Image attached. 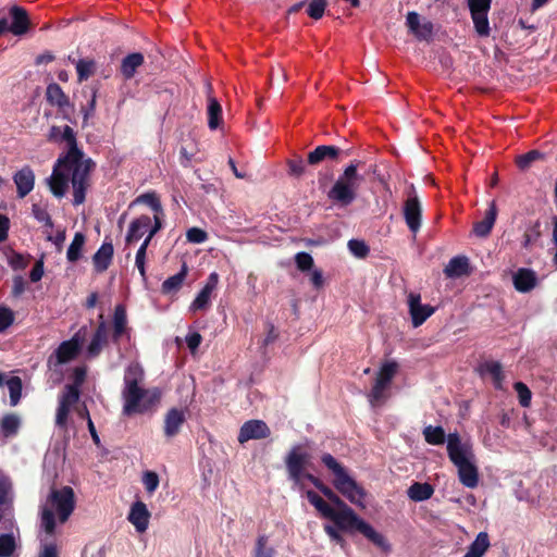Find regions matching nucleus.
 <instances>
[{
	"mask_svg": "<svg viewBox=\"0 0 557 557\" xmlns=\"http://www.w3.org/2000/svg\"><path fill=\"white\" fill-rule=\"evenodd\" d=\"M145 371L137 361L131 362L124 371L123 388V414H144L150 411L160 400L161 393L158 388L144 386Z\"/></svg>",
	"mask_w": 557,
	"mask_h": 557,
	"instance_id": "7ed1b4c3",
	"label": "nucleus"
},
{
	"mask_svg": "<svg viewBox=\"0 0 557 557\" xmlns=\"http://www.w3.org/2000/svg\"><path fill=\"white\" fill-rule=\"evenodd\" d=\"M146 255L147 250H145L144 247H139L135 257V265L138 269L143 280H146Z\"/></svg>",
	"mask_w": 557,
	"mask_h": 557,
	"instance_id": "680f3d73",
	"label": "nucleus"
},
{
	"mask_svg": "<svg viewBox=\"0 0 557 557\" xmlns=\"http://www.w3.org/2000/svg\"><path fill=\"white\" fill-rule=\"evenodd\" d=\"M408 311L411 323L414 327L422 325L434 312L435 307L421 302V295L418 293H409L407 296Z\"/></svg>",
	"mask_w": 557,
	"mask_h": 557,
	"instance_id": "ddd939ff",
	"label": "nucleus"
},
{
	"mask_svg": "<svg viewBox=\"0 0 557 557\" xmlns=\"http://www.w3.org/2000/svg\"><path fill=\"white\" fill-rule=\"evenodd\" d=\"M476 34L488 37L491 34L488 12L492 0H466Z\"/></svg>",
	"mask_w": 557,
	"mask_h": 557,
	"instance_id": "9b49d317",
	"label": "nucleus"
},
{
	"mask_svg": "<svg viewBox=\"0 0 557 557\" xmlns=\"http://www.w3.org/2000/svg\"><path fill=\"white\" fill-rule=\"evenodd\" d=\"M153 227V218L143 214L134 219L128 226L125 242L127 245L137 243L145 235H148L150 230Z\"/></svg>",
	"mask_w": 557,
	"mask_h": 557,
	"instance_id": "aec40b11",
	"label": "nucleus"
},
{
	"mask_svg": "<svg viewBox=\"0 0 557 557\" xmlns=\"http://www.w3.org/2000/svg\"><path fill=\"white\" fill-rule=\"evenodd\" d=\"M307 499L323 518L330 519L339 530L358 531L382 550H389L391 546L384 535L361 519L347 504L335 509L314 491L307 492Z\"/></svg>",
	"mask_w": 557,
	"mask_h": 557,
	"instance_id": "f03ea898",
	"label": "nucleus"
},
{
	"mask_svg": "<svg viewBox=\"0 0 557 557\" xmlns=\"http://www.w3.org/2000/svg\"><path fill=\"white\" fill-rule=\"evenodd\" d=\"M421 205L412 186L404 206V218L408 228L413 234H416L421 227Z\"/></svg>",
	"mask_w": 557,
	"mask_h": 557,
	"instance_id": "2eb2a0df",
	"label": "nucleus"
},
{
	"mask_svg": "<svg viewBox=\"0 0 557 557\" xmlns=\"http://www.w3.org/2000/svg\"><path fill=\"white\" fill-rule=\"evenodd\" d=\"M133 203H144L149 206L153 211V222H157V220L162 222L164 211L156 193L151 191L141 194L134 200Z\"/></svg>",
	"mask_w": 557,
	"mask_h": 557,
	"instance_id": "2f4dec72",
	"label": "nucleus"
},
{
	"mask_svg": "<svg viewBox=\"0 0 557 557\" xmlns=\"http://www.w3.org/2000/svg\"><path fill=\"white\" fill-rule=\"evenodd\" d=\"M12 23L10 32L15 36L24 35L28 30L29 20L25 9L22 7L13 5L10 9Z\"/></svg>",
	"mask_w": 557,
	"mask_h": 557,
	"instance_id": "393cba45",
	"label": "nucleus"
},
{
	"mask_svg": "<svg viewBox=\"0 0 557 557\" xmlns=\"http://www.w3.org/2000/svg\"><path fill=\"white\" fill-rule=\"evenodd\" d=\"M292 482H293L295 488H297L300 492H304L306 495H307V492L309 491V490H306V486H307L306 482H310L318 490L323 484V482L319 478H317L313 474L307 472L306 470L300 472L299 481H292Z\"/></svg>",
	"mask_w": 557,
	"mask_h": 557,
	"instance_id": "37998d69",
	"label": "nucleus"
},
{
	"mask_svg": "<svg viewBox=\"0 0 557 557\" xmlns=\"http://www.w3.org/2000/svg\"><path fill=\"white\" fill-rule=\"evenodd\" d=\"M434 488L429 483H413L407 491L408 497L413 502H423L432 497Z\"/></svg>",
	"mask_w": 557,
	"mask_h": 557,
	"instance_id": "c9c22d12",
	"label": "nucleus"
},
{
	"mask_svg": "<svg viewBox=\"0 0 557 557\" xmlns=\"http://www.w3.org/2000/svg\"><path fill=\"white\" fill-rule=\"evenodd\" d=\"M469 271V261L467 257L457 256L449 260L444 269L447 277H460Z\"/></svg>",
	"mask_w": 557,
	"mask_h": 557,
	"instance_id": "72a5a7b5",
	"label": "nucleus"
},
{
	"mask_svg": "<svg viewBox=\"0 0 557 557\" xmlns=\"http://www.w3.org/2000/svg\"><path fill=\"white\" fill-rule=\"evenodd\" d=\"M49 139L64 141L67 145V152L64 157L58 159L52 174L47 180L50 191L57 198H62L71 181L73 203L79 206L86 199L89 175L95 164L91 159H84L83 151L77 147L75 132L69 125L64 127L52 126L49 132Z\"/></svg>",
	"mask_w": 557,
	"mask_h": 557,
	"instance_id": "f257e3e1",
	"label": "nucleus"
},
{
	"mask_svg": "<svg viewBox=\"0 0 557 557\" xmlns=\"http://www.w3.org/2000/svg\"><path fill=\"white\" fill-rule=\"evenodd\" d=\"M185 422V413L177 408L170 409L164 418V434L166 437H173Z\"/></svg>",
	"mask_w": 557,
	"mask_h": 557,
	"instance_id": "cd10ccee",
	"label": "nucleus"
},
{
	"mask_svg": "<svg viewBox=\"0 0 557 557\" xmlns=\"http://www.w3.org/2000/svg\"><path fill=\"white\" fill-rule=\"evenodd\" d=\"M541 153L536 150L529 151L525 154L518 157L517 164L521 170L528 169L535 160L541 158Z\"/></svg>",
	"mask_w": 557,
	"mask_h": 557,
	"instance_id": "13d9d810",
	"label": "nucleus"
},
{
	"mask_svg": "<svg viewBox=\"0 0 557 557\" xmlns=\"http://www.w3.org/2000/svg\"><path fill=\"white\" fill-rule=\"evenodd\" d=\"M14 322V312L7 307H0V333L9 329Z\"/></svg>",
	"mask_w": 557,
	"mask_h": 557,
	"instance_id": "4d7b16f0",
	"label": "nucleus"
},
{
	"mask_svg": "<svg viewBox=\"0 0 557 557\" xmlns=\"http://www.w3.org/2000/svg\"><path fill=\"white\" fill-rule=\"evenodd\" d=\"M515 391L518 394L519 403L522 407H528L531 403V392L522 382L515 383Z\"/></svg>",
	"mask_w": 557,
	"mask_h": 557,
	"instance_id": "6e6d98bb",
	"label": "nucleus"
},
{
	"mask_svg": "<svg viewBox=\"0 0 557 557\" xmlns=\"http://www.w3.org/2000/svg\"><path fill=\"white\" fill-rule=\"evenodd\" d=\"M95 70V62L92 60L81 59L76 62V71L78 81H86Z\"/></svg>",
	"mask_w": 557,
	"mask_h": 557,
	"instance_id": "a18cd8bd",
	"label": "nucleus"
},
{
	"mask_svg": "<svg viewBox=\"0 0 557 557\" xmlns=\"http://www.w3.org/2000/svg\"><path fill=\"white\" fill-rule=\"evenodd\" d=\"M143 483L146 491L152 494L159 486V476L153 471H146L143 475Z\"/></svg>",
	"mask_w": 557,
	"mask_h": 557,
	"instance_id": "5fc2aeb1",
	"label": "nucleus"
},
{
	"mask_svg": "<svg viewBox=\"0 0 557 557\" xmlns=\"http://www.w3.org/2000/svg\"><path fill=\"white\" fill-rule=\"evenodd\" d=\"M38 557H58V549L54 543H45Z\"/></svg>",
	"mask_w": 557,
	"mask_h": 557,
	"instance_id": "69168bd1",
	"label": "nucleus"
},
{
	"mask_svg": "<svg viewBox=\"0 0 557 557\" xmlns=\"http://www.w3.org/2000/svg\"><path fill=\"white\" fill-rule=\"evenodd\" d=\"M84 244L85 236L82 233H76L66 251V258L70 262H75L81 258Z\"/></svg>",
	"mask_w": 557,
	"mask_h": 557,
	"instance_id": "a19ab883",
	"label": "nucleus"
},
{
	"mask_svg": "<svg viewBox=\"0 0 557 557\" xmlns=\"http://www.w3.org/2000/svg\"><path fill=\"white\" fill-rule=\"evenodd\" d=\"M112 341L119 344L123 338L131 339L132 329L128 326L126 308L124 305H117L114 308L112 319Z\"/></svg>",
	"mask_w": 557,
	"mask_h": 557,
	"instance_id": "dca6fc26",
	"label": "nucleus"
},
{
	"mask_svg": "<svg viewBox=\"0 0 557 557\" xmlns=\"http://www.w3.org/2000/svg\"><path fill=\"white\" fill-rule=\"evenodd\" d=\"M20 426L21 419L14 413L7 414L1 420V431L5 437H12L16 435Z\"/></svg>",
	"mask_w": 557,
	"mask_h": 557,
	"instance_id": "ea45409f",
	"label": "nucleus"
},
{
	"mask_svg": "<svg viewBox=\"0 0 557 557\" xmlns=\"http://www.w3.org/2000/svg\"><path fill=\"white\" fill-rule=\"evenodd\" d=\"M309 454L300 445L294 446L286 456L285 463L290 481H299L300 472L306 470Z\"/></svg>",
	"mask_w": 557,
	"mask_h": 557,
	"instance_id": "4468645a",
	"label": "nucleus"
},
{
	"mask_svg": "<svg viewBox=\"0 0 557 557\" xmlns=\"http://www.w3.org/2000/svg\"><path fill=\"white\" fill-rule=\"evenodd\" d=\"M201 335L197 332L190 333L186 336V344L190 351H195L201 344Z\"/></svg>",
	"mask_w": 557,
	"mask_h": 557,
	"instance_id": "0e129e2a",
	"label": "nucleus"
},
{
	"mask_svg": "<svg viewBox=\"0 0 557 557\" xmlns=\"http://www.w3.org/2000/svg\"><path fill=\"white\" fill-rule=\"evenodd\" d=\"M187 275V265L184 263L181 271L175 275L168 277L162 283V292L164 294L176 293L183 285Z\"/></svg>",
	"mask_w": 557,
	"mask_h": 557,
	"instance_id": "e433bc0d",
	"label": "nucleus"
},
{
	"mask_svg": "<svg viewBox=\"0 0 557 557\" xmlns=\"http://www.w3.org/2000/svg\"><path fill=\"white\" fill-rule=\"evenodd\" d=\"M42 275H44V263H42V261H38L33 267V269L29 273V278L32 282H38L41 280Z\"/></svg>",
	"mask_w": 557,
	"mask_h": 557,
	"instance_id": "774afa93",
	"label": "nucleus"
},
{
	"mask_svg": "<svg viewBox=\"0 0 557 557\" xmlns=\"http://www.w3.org/2000/svg\"><path fill=\"white\" fill-rule=\"evenodd\" d=\"M267 544L268 537L265 535H260L257 540L253 557H273L274 549Z\"/></svg>",
	"mask_w": 557,
	"mask_h": 557,
	"instance_id": "de8ad7c7",
	"label": "nucleus"
},
{
	"mask_svg": "<svg viewBox=\"0 0 557 557\" xmlns=\"http://www.w3.org/2000/svg\"><path fill=\"white\" fill-rule=\"evenodd\" d=\"M349 251L358 258H364L369 253V247L363 240L350 239L348 242Z\"/></svg>",
	"mask_w": 557,
	"mask_h": 557,
	"instance_id": "8fccbe9b",
	"label": "nucleus"
},
{
	"mask_svg": "<svg viewBox=\"0 0 557 557\" xmlns=\"http://www.w3.org/2000/svg\"><path fill=\"white\" fill-rule=\"evenodd\" d=\"M326 8V0H312L308 4L307 13L313 20H320Z\"/></svg>",
	"mask_w": 557,
	"mask_h": 557,
	"instance_id": "09e8293b",
	"label": "nucleus"
},
{
	"mask_svg": "<svg viewBox=\"0 0 557 557\" xmlns=\"http://www.w3.org/2000/svg\"><path fill=\"white\" fill-rule=\"evenodd\" d=\"M5 385L9 389L11 406H16L22 396V380L18 376H11Z\"/></svg>",
	"mask_w": 557,
	"mask_h": 557,
	"instance_id": "79ce46f5",
	"label": "nucleus"
},
{
	"mask_svg": "<svg viewBox=\"0 0 557 557\" xmlns=\"http://www.w3.org/2000/svg\"><path fill=\"white\" fill-rule=\"evenodd\" d=\"M397 370L398 364L395 361H386L382 364L372 389L368 395L369 401L372 406L380 405L386 398L385 391L389 387Z\"/></svg>",
	"mask_w": 557,
	"mask_h": 557,
	"instance_id": "1a4fd4ad",
	"label": "nucleus"
},
{
	"mask_svg": "<svg viewBox=\"0 0 557 557\" xmlns=\"http://www.w3.org/2000/svg\"><path fill=\"white\" fill-rule=\"evenodd\" d=\"M536 282V273L531 269L521 268L513 274V285L518 292H530L535 287Z\"/></svg>",
	"mask_w": 557,
	"mask_h": 557,
	"instance_id": "a878e982",
	"label": "nucleus"
},
{
	"mask_svg": "<svg viewBox=\"0 0 557 557\" xmlns=\"http://www.w3.org/2000/svg\"><path fill=\"white\" fill-rule=\"evenodd\" d=\"M360 162H350L338 176L327 197L334 203L347 207L357 198V191L363 182V176L358 173Z\"/></svg>",
	"mask_w": 557,
	"mask_h": 557,
	"instance_id": "0eeeda50",
	"label": "nucleus"
},
{
	"mask_svg": "<svg viewBox=\"0 0 557 557\" xmlns=\"http://www.w3.org/2000/svg\"><path fill=\"white\" fill-rule=\"evenodd\" d=\"M211 296H212V293L202 288L198 293V295L196 296L194 301L191 302L189 310L191 312H197V311L207 309L210 305Z\"/></svg>",
	"mask_w": 557,
	"mask_h": 557,
	"instance_id": "c03bdc74",
	"label": "nucleus"
},
{
	"mask_svg": "<svg viewBox=\"0 0 557 557\" xmlns=\"http://www.w3.org/2000/svg\"><path fill=\"white\" fill-rule=\"evenodd\" d=\"M323 529L332 542L339 544L341 546L345 545V539L341 533L342 530H339L336 525L324 524Z\"/></svg>",
	"mask_w": 557,
	"mask_h": 557,
	"instance_id": "052dcab7",
	"label": "nucleus"
},
{
	"mask_svg": "<svg viewBox=\"0 0 557 557\" xmlns=\"http://www.w3.org/2000/svg\"><path fill=\"white\" fill-rule=\"evenodd\" d=\"M350 153V149H342L331 145H321L309 152L307 163L310 165H317L325 160L335 161L342 154L349 156Z\"/></svg>",
	"mask_w": 557,
	"mask_h": 557,
	"instance_id": "6ab92c4d",
	"label": "nucleus"
},
{
	"mask_svg": "<svg viewBox=\"0 0 557 557\" xmlns=\"http://www.w3.org/2000/svg\"><path fill=\"white\" fill-rule=\"evenodd\" d=\"M87 370L85 367H76L73 370V384H67L59 396V403L55 413V425L60 429H66L69 414L72 407L79 400V387L85 381Z\"/></svg>",
	"mask_w": 557,
	"mask_h": 557,
	"instance_id": "6e6552de",
	"label": "nucleus"
},
{
	"mask_svg": "<svg viewBox=\"0 0 557 557\" xmlns=\"http://www.w3.org/2000/svg\"><path fill=\"white\" fill-rule=\"evenodd\" d=\"M144 63V55L139 52H134L126 55L121 63V73L125 79L134 77L137 69Z\"/></svg>",
	"mask_w": 557,
	"mask_h": 557,
	"instance_id": "473e14b6",
	"label": "nucleus"
},
{
	"mask_svg": "<svg viewBox=\"0 0 557 557\" xmlns=\"http://www.w3.org/2000/svg\"><path fill=\"white\" fill-rule=\"evenodd\" d=\"M319 491L331 502L335 509L346 505V503L331 487H329L324 483L320 486Z\"/></svg>",
	"mask_w": 557,
	"mask_h": 557,
	"instance_id": "603ef678",
	"label": "nucleus"
},
{
	"mask_svg": "<svg viewBox=\"0 0 557 557\" xmlns=\"http://www.w3.org/2000/svg\"><path fill=\"white\" fill-rule=\"evenodd\" d=\"M490 547V537L486 532H480L470 544L463 557H482Z\"/></svg>",
	"mask_w": 557,
	"mask_h": 557,
	"instance_id": "f704fd0d",
	"label": "nucleus"
},
{
	"mask_svg": "<svg viewBox=\"0 0 557 557\" xmlns=\"http://www.w3.org/2000/svg\"><path fill=\"white\" fill-rule=\"evenodd\" d=\"M295 262L300 271H308L313 265V258L307 252H298L295 256Z\"/></svg>",
	"mask_w": 557,
	"mask_h": 557,
	"instance_id": "bf43d9fd",
	"label": "nucleus"
},
{
	"mask_svg": "<svg viewBox=\"0 0 557 557\" xmlns=\"http://www.w3.org/2000/svg\"><path fill=\"white\" fill-rule=\"evenodd\" d=\"M32 212H33V215L34 218L40 222V223H44L45 225L49 226V227H52L53 226V223H52V220L50 218V214L48 213V211L41 207L40 205L38 203H34L33 207H32Z\"/></svg>",
	"mask_w": 557,
	"mask_h": 557,
	"instance_id": "3c124183",
	"label": "nucleus"
},
{
	"mask_svg": "<svg viewBox=\"0 0 557 557\" xmlns=\"http://www.w3.org/2000/svg\"><path fill=\"white\" fill-rule=\"evenodd\" d=\"M18 198L26 197L35 186V173L30 166L25 165L13 175Z\"/></svg>",
	"mask_w": 557,
	"mask_h": 557,
	"instance_id": "4be33fe9",
	"label": "nucleus"
},
{
	"mask_svg": "<svg viewBox=\"0 0 557 557\" xmlns=\"http://www.w3.org/2000/svg\"><path fill=\"white\" fill-rule=\"evenodd\" d=\"M75 506V493L71 486L51 488L40 506V528L47 535H53L57 522L65 523Z\"/></svg>",
	"mask_w": 557,
	"mask_h": 557,
	"instance_id": "20e7f679",
	"label": "nucleus"
},
{
	"mask_svg": "<svg viewBox=\"0 0 557 557\" xmlns=\"http://www.w3.org/2000/svg\"><path fill=\"white\" fill-rule=\"evenodd\" d=\"M288 174L294 177H300L305 174L306 162L301 157H296L287 161Z\"/></svg>",
	"mask_w": 557,
	"mask_h": 557,
	"instance_id": "49530a36",
	"label": "nucleus"
},
{
	"mask_svg": "<svg viewBox=\"0 0 557 557\" xmlns=\"http://www.w3.org/2000/svg\"><path fill=\"white\" fill-rule=\"evenodd\" d=\"M186 238L191 244H202L208 239V234L202 228L190 227L186 232Z\"/></svg>",
	"mask_w": 557,
	"mask_h": 557,
	"instance_id": "864d4df0",
	"label": "nucleus"
},
{
	"mask_svg": "<svg viewBox=\"0 0 557 557\" xmlns=\"http://www.w3.org/2000/svg\"><path fill=\"white\" fill-rule=\"evenodd\" d=\"M222 121V108L219 101L209 96L208 97V126L210 129H216Z\"/></svg>",
	"mask_w": 557,
	"mask_h": 557,
	"instance_id": "4c0bfd02",
	"label": "nucleus"
},
{
	"mask_svg": "<svg viewBox=\"0 0 557 557\" xmlns=\"http://www.w3.org/2000/svg\"><path fill=\"white\" fill-rule=\"evenodd\" d=\"M82 345L83 338L79 333H76L71 339L62 342L47 360L49 369L57 371L60 366L74 360L78 356Z\"/></svg>",
	"mask_w": 557,
	"mask_h": 557,
	"instance_id": "9d476101",
	"label": "nucleus"
},
{
	"mask_svg": "<svg viewBox=\"0 0 557 557\" xmlns=\"http://www.w3.org/2000/svg\"><path fill=\"white\" fill-rule=\"evenodd\" d=\"M162 228V222L161 221H158L157 222H153V227L150 230L149 234L146 235L144 242L141 243V245L139 247H144L145 250H147L151 239L153 238V236Z\"/></svg>",
	"mask_w": 557,
	"mask_h": 557,
	"instance_id": "338daca9",
	"label": "nucleus"
},
{
	"mask_svg": "<svg viewBox=\"0 0 557 557\" xmlns=\"http://www.w3.org/2000/svg\"><path fill=\"white\" fill-rule=\"evenodd\" d=\"M447 454L457 468L460 483L468 488H475L480 476L471 443L462 442L456 432L449 433L447 435Z\"/></svg>",
	"mask_w": 557,
	"mask_h": 557,
	"instance_id": "39448f33",
	"label": "nucleus"
},
{
	"mask_svg": "<svg viewBox=\"0 0 557 557\" xmlns=\"http://www.w3.org/2000/svg\"><path fill=\"white\" fill-rule=\"evenodd\" d=\"M14 492L11 479L0 471V522L10 523L13 527V507Z\"/></svg>",
	"mask_w": 557,
	"mask_h": 557,
	"instance_id": "f8f14e48",
	"label": "nucleus"
},
{
	"mask_svg": "<svg viewBox=\"0 0 557 557\" xmlns=\"http://www.w3.org/2000/svg\"><path fill=\"white\" fill-rule=\"evenodd\" d=\"M46 97L47 101L51 106L58 107V109L62 113H66L71 107L67 96L63 92L62 88L55 83H51L47 86Z\"/></svg>",
	"mask_w": 557,
	"mask_h": 557,
	"instance_id": "bb28decb",
	"label": "nucleus"
},
{
	"mask_svg": "<svg viewBox=\"0 0 557 557\" xmlns=\"http://www.w3.org/2000/svg\"><path fill=\"white\" fill-rule=\"evenodd\" d=\"M497 207L495 200H492L488 203V208L485 212L484 219L480 222H476L473 226V232L478 237H486L490 235L496 218H497Z\"/></svg>",
	"mask_w": 557,
	"mask_h": 557,
	"instance_id": "b1692460",
	"label": "nucleus"
},
{
	"mask_svg": "<svg viewBox=\"0 0 557 557\" xmlns=\"http://www.w3.org/2000/svg\"><path fill=\"white\" fill-rule=\"evenodd\" d=\"M321 462L332 473V484L334 488L352 505L364 509L367 492L350 475L349 471L331 454L325 453L321 456Z\"/></svg>",
	"mask_w": 557,
	"mask_h": 557,
	"instance_id": "423d86ee",
	"label": "nucleus"
},
{
	"mask_svg": "<svg viewBox=\"0 0 557 557\" xmlns=\"http://www.w3.org/2000/svg\"><path fill=\"white\" fill-rule=\"evenodd\" d=\"M478 370L482 377H491L496 388L502 387L504 376L502 364L498 361H484L479 366Z\"/></svg>",
	"mask_w": 557,
	"mask_h": 557,
	"instance_id": "c756f323",
	"label": "nucleus"
},
{
	"mask_svg": "<svg viewBox=\"0 0 557 557\" xmlns=\"http://www.w3.org/2000/svg\"><path fill=\"white\" fill-rule=\"evenodd\" d=\"M271 431L262 420H249L239 430L238 442L244 444L250 440H262L269 437Z\"/></svg>",
	"mask_w": 557,
	"mask_h": 557,
	"instance_id": "a211bd4d",
	"label": "nucleus"
},
{
	"mask_svg": "<svg viewBox=\"0 0 557 557\" xmlns=\"http://www.w3.org/2000/svg\"><path fill=\"white\" fill-rule=\"evenodd\" d=\"M406 25L410 33L419 40H430L433 36V23L429 20L421 18L420 15L414 12H408L406 16Z\"/></svg>",
	"mask_w": 557,
	"mask_h": 557,
	"instance_id": "f3484780",
	"label": "nucleus"
},
{
	"mask_svg": "<svg viewBox=\"0 0 557 557\" xmlns=\"http://www.w3.org/2000/svg\"><path fill=\"white\" fill-rule=\"evenodd\" d=\"M3 528L8 533L0 535V557H11L16 548L15 532L18 534V529L13 521V527L10 523H3Z\"/></svg>",
	"mask_w": 557,
	"mask_h": 557,
	"instance_id": "c85d7f7f",
	"label": "nucleus"
},
{
	"mask_svg": "<svg viewBox=\"0 0 557 557\" xmlns=\"http://www.w3.org/2000/svg\"><path fill=\"white\" fill-rule=\"evenodd\" d=\"M151 513L145 503L136 500L132 504L127 520L134 525L138 533H144L149 527Z\"/></svg>",
	"mask_w": 557,
	"mask_h": 557,
	"instance_id": "412c9836",
	"label": "nucleus"
},
{
	"mask_svg": "<svg viewBox=\"0 0 557 557\" xmlns=\"http://www.w3.org/2000/svg\"><path fill=\"white\" fill-rule=\"evenodd\" d=\"M423 436L428 444L442 445L447 442L445 431L442 426L428 425L423 429Z\"/></svg>",
	"mask_w": 557,
	"mask_h": 557,
	"instance_id": "58836bf2",
	"label": "nucleus"
},
{
	"mask_svg": "<svg viewBox=\"0 0 557 557\" xmlns=\"http://www.w3.org/2000/svg\"><path fill=\"white\" fill-rule=\"evenodd\" d=\"M108 342V327L107 323L103 321V315L100 314V322L96 329V332L94 333L90 343L87 346V357L88 358H95L99 356L101 352L103 346Z\"/></svg>",
	"mask_w": 557,
	"mask_h": 557,
	"instance_id": "5701e85b",
	"label": "nucleus"
},
{
	"mask_svg": "<svg viewBox=\"0 0 557 557\" xmlns=\"http://www.w3.org/2000/svg\"><path fill=\"white\" fill-rule=\"evenodd\" d=\"M113 245L111 243H103L92 257L94 265L97 272L106 271L113 257Z\"/></svg>",
	"mask_w": 557,
	"mask_h": 557,
	"instance_id": "7c9ffc66",
	"label": "nucleus"
},
{
	"mask_svg": "<svg viewBox=\"0 0 557 557\" xmlns=\"http://www.w3.org/2000/svg\"><path fill=\"white\" fill-rule=\"evenodd\" d=\"M26 289V282L21 275L13 278L12 294L14 297H20Z\"/></svg>",
	"mask_w": 557,
	"mask_h": 557,
	"instance_id": "e2e57ef3",
	"label": "nucleus"
}]
</instances>
